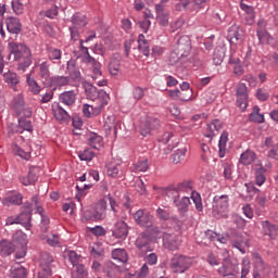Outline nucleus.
I'll return each mask as SVG.
<instances>
[{
	"mask_svg": "<svg viewBox=\"0 0 278 278\" xmlns=\"http://www.w3.org/2000/svg\"><path fill=\"white\" fill-rule=\"evenodd\" d=\"M85 92L87 99L93 101L91 104L93 116H99V114H101V110H103L105 105L110 103V94H108V92H105L103 89H97V87L92 86L91 84L85 85Z\"/></svg>",
	"mask_w": 278,
	"mask_h": 278,
	"instance_id": "obj_1",
	"label": "nucleus"
},
{
	"mask_svg": "<svg viewBox=\"0 0 278 278\" xmlns=\"http://www.w3.org/2000/svg\"><path fill=\"white\" fill-rule=\"evenodd\" d=\"M190 190L192 189H190V185H188V182H180L176 187L169 186L166 189V194L168 197L172 194L173 203L182 214L188 212V207L190 206V198L182 197L181 200H179V192H189Z\"/></svg>",
	"mask_w": 278,
	"mask_h": 278,
	"instance_id": "obj_2",
	"label": "nucleus"
},
{
	"mask_svg": "<svg viewBox=\"0 0 278 278\" xmlns=\"http://www.w3.org/2000/svg\"><path fill=\"white\" fill-rule=\"evenodd\" d=\"M11 55L17 63L18 73H25L28 66H31V50L23 43H13L11 46Z\"/></svg>",
	"mask_w": 278,
	"mask_h": 278,
	"instance_id": "obj_3",
	"label": "nucleus"
},
{
	"mask_svg": "<svg viewBox=\"0 0 278 278\" xmlns=\"http://www.w3.org/2000/svg\"><path fill=\"white\" fill-rule=\"evenodd\" d=\"M192 49V43L190 42V37L181 36L177 41L176 49L169 54V64H180L184 58L188 56L190 50Z\"/></svg>",
	"mask_w": 278,
	"mask_h": 278,
	"instance_id": "obj_4",
	"label": "nucleus"
},
{
	"mask_svg": "<svg viewBox=\"0 0 278 278\" xmlns=\"http://www.w3.org/2000/svg\"><path fill=\"white\" fill-rule=\"evenodd\" d=\"M24 205L26 210L17 215V218L20 220V225H23L25 229L29 230L31 229V207H35L37 214H42V212H45V208H42V206L40 205L38 195H34L31 198V203H25Z\"/></svg>",
	"mask_w": 278,
	"mask_h": 278,
	"instance_id": "obj_5",
	"label": "nucleus"
},
{
	"mask_svg": "<svg viewBox=\"0 0 278 278\" xmlns=\"http://www.w3.org/2000/svg\"><path fill=\"white\" fill-rule=\"evenodd\" d=\"M229 212V195H216L213 200V216L215 218H227Z\"/></svg>",
	"mask_w": 278,
	"mask_h": 278,
	"instance_id": "obj_6",
	"label": "nucleus"
},
{
	"mask_svg": "<svg viewBox=\"0 0 278 278\" xmlns=\"http://www.w3.org/2000/svg\"><path fill=\"white\" fill-rule=\"evenodd\" d=\"M12 242L17 248L15 254L16 260H23L27 255V235L22 230H17L12 236Z\"/></svg>",
	"mask_w": 278,
	"mask_h": 278,
	"instance_id": "obj_7",
	"label": "nucleus"
},
{
	"mask_svg": "<svg viewBox=\"0 0 278 278\" xmlns=\"http://www.w3.org/2000/svg\"><path fill=\"white\" fill-rule=\"evenodd\" d=\"M108 208V204L105 201H99L94 208L86 210L83 214L86 220H103L105 218V210Z\"/></svg>",
	"mask_w": 278,
	"mask_h": 278,
	"instance_id": "obj_8",
	"label": "nucleus"
},
{
	"mask_svg": "<svg viewBox=\"0 0 278 278\" xmlns=\"http://www.w3.org/2000/svg\"><path fill=\"white\" fill-rule=\"evenodd\" d=\"M169 266L174 273H185L192 266V260L188 256L176 254L172 257Z\"/></svg>",
	"mask_w": 278,
	"mask_h": 278,
	"instance_id": "obj_9",
	"label": "nucleus"
},
{
	"mask_svg": "<svg viewBox=\"0 0 278 278\" xmlns=\"http://www.w3.org/2000/svg\"><path fill=\"white\" fill-rule=\"evenodd\" d=\"M53 256L45 252L40 258V270L38 271V278H51L53 273Z\"/></svg>",
	"mask_w": 278,
	"mask_h": 278,
	"instance_id": "obj_10",
	"label": "nucleus"
},
{
	"mask_svg": "<svg viewBox=\"0 0 278 278\" xmlns=\"http://www.w3.org/2000/svg\"><path fill=\"white\" fill-rule=\"evenodd\" d=\"M237 105L244 112L249 108V88L244 83H240L236 89Z\"/></svg>",
	"mask_w": 278,
	"mask_h": 278,
	"instance_id": "obj_11",
	"label": "nucleus"
},
{
	"mask_svg": "<svg viewBox=\"0 0 278 278\" xmlns=\"http://www.w3.org/2000/svg\"><path fill=\"white\" fill-rule=\"evenodd\" d=\"M83 41H80V47L83 49V51H85V56H84V62L86 64H89V66L92 67V72H93V79H97V77H101L102 73H101V63H99V61H97L94 58H92L90 55V52H88V48L84 47Z\"/></svg>",
	"mask_w": 278,
	"mask_h": 278,
	"instance_id": "obj_12",
	"label": "nucleus"
},
{
	"mask_svg": "<svg viewBox=\"0 0 278 278\" xmlns=\"http://www.w3.org/2000/svg\"><path fill=\"white\" fill-rule=\"evenodd\" d=\"M160 125H162V123L157 117H153V116L147 117L146 121L142 122L140 125L141 136L143 137L149 136L151 131H153V129H160Z\"/></svg>",
	"mask_w": 278,
	"mask_h": 278,
	"instance_id": "obj_13",
	"label": "nucleus"
},
{
	"mask_svg": "<svg viewBox=\"0 0 278 278\" xmlns=\"http://www.w3.org/2000/svg\"><path fill=\"white\" fill-rule=\"evenodd\" d=\"M156 21L161 27H168V11H166V0L155 4Z\"/></svg>",
	"mask_w": 278,
	"mask_h": 278,
	"instance_id": "obj_14",
	"label": "nucleus"
},
{
	"mask_svg": "<svg viewBox=\"0 0 278 278\" xmlns=\"http://www.w3.org/2000/svg\"><path fill=\"white\" fill-rule=\"evenodd\" d=\"M231 243L235 249H238L241 253H247L249 249V237L233 232L231 236Z\"/></svg>",
	"mask_w": 278,
	"mask_h": 278,
	"instance_id": "obj_15",
	"label": "nucleus"
},
{
	"mask_svg": "<svg viewBox=\"0 0 278 278\" xmlns=\"http://www.w3.org/2000/svg\"><path fill=\"white\" fill-rule=\"evenodd\" d=\"M179 236L173 232L163 233V245L165 247V249H168L169 251H177V249H179Z\"/></svg>",
	"mask_w": 278,
	"mask_h": 278,
	"instance_id": "obj_16",
	"label": "nucleus"
},
{
	"mask_svg": "<svg viewBox=\"0 0 278 278\" xmlns=\"http://www.w3.org/2000/svg\"><path fill=\"white\" fill-rule=\"evenodd\" d=\"M52 113L53 116L59 123H68L71 121V115L68 111L60 105V102L52 103Z\"/></svg>",
	"mask_w": 278,
	"mask_h": 278,
	"instance_id": "obj_17",
	"label": "nucleus"
},
{
	"mask_svg": "<svg viewBox=\"0 0 278 278\" xmlns=\"http://www.w3.org/2000/svg\"><path fill=\"white\" fill-rule=\"evenodd\" d=\"M242 38H244V30L240 28V26L232 25L228 29V40L230 45H240V42H242Z\"/></svg>",
	"mask_w": 278,
	"mask_h": 278,
	"instance_id": "obj_18",
	"label": "nucleus"
},
{
	"mask_svg": "<svg viewBox=\"0 0 278 278\" xmlns=\"http://www.w3.org/2000/svg\"><path fill=\"white\" fill-rule=\"evenodd\" d=\"M112 233L114 238H117L118 240H125V238H127L129 235V227L123 220L117 222L112 229Z\"/></svg>",
	"mask_w": 278,
	"mask_h": 278,
	"instance_id": "obj_19",
	"label": "nucleus"
},
{
	"mask_svg": "<svg viewBox=\"0 0 278 278\" xmlns=\"http://www.w3.org/2000/svg\"><path fill=\"white\" fill-rule=\"evenodd\" d=\"M66 71L68 73V78L72 81H81V72L79 71V66H77L76 60L67 61Z\"/></svg>",
	"mask_w": 278,
	"mask_h": 278,
	"instance_id": "obj_20",
	"label": "nucleus"
},
{
	"mask_svg": "<svg viewBox=\"0 0 278 278\" xmlns=\"http://www.w3.org/2000/svg\"><path fill=\"white\" fill-rule=\"evenodd\" d=\"M40 173V167L31 166L29 167L28 175L21 176L20 181L23 186H31V184H36L38 181V174Z\"/></svg>",
	"mask_w": 278,
	"mask_h": 278,
	"instance_id": "obj_21",
	"label": "nucleus"
},
{
	"mask_svg": "<svg viewBox=\"0 0 278 278\" xmlns=\"http://www.w3.org/2000/svg\"><path fill=\"white\" fill-rule=\"evenodd\" d=\"M218 273L222 277H233L240 273V269H238V265H233L229 263V261H225L223 266L218 268Z\"/></svg>",
	"mask_w": 278,
	"mask_h": 278,
	"instance_id": "obj_22",
	"label": "nucleus"
},
{
	"mask_svg": "<svg viewBox=\"0 0 278 278\" xmlns=\"http://www.w3.org/2000/svg\"><path fill=\"white\" fill-rule=\"evenodd\" d=\"M134 219L136 220L137 225L141 227H151V220H153V216L149 213H144V211L139 210L134 214Z\"/></svg>",
	"mask_w": 278,
	"mask_h": 278,
	"instance_id": "obj_23",
	"label": "nucleus"
},
{
	"mask_svg": "<svg viewBox=\"0 0 278 278\" xmlns=\"http://www.w3.org/2000/svg\"><path fill=\"white\" fill-rule=\"evenodd\" d=\"M59 101L66 108H73L77 101V93L74 90L64 91L59 96Z\"/></svg>",
	"mask_w": 278,
	"mask_h": 278,
	"instance_id": "obj_24",
	"label": "nucleus"
},
{
	"mask_svg": "<svg viewBox=\"0 0 278 278\" xmlns=\"http://www.w3.org/2000/svg\"><path fill=\"white\" fill-rule=\"evenodd\" d=\"M151 237L147 233H140L136 240V247L139 249L141 253H147V251H151Z\"/></svg>",
	"mask_w": 278,
	"mask_h": 278,
	"instance_id": "obj_25",
	"label": "nucleus"
},
{
	"mask_svg": "<svg viewBox=\"0 0 278 278\" xmlns=\"http://www.w3.org/2000/svg\"><path fill=\"white\" fill-rule=\"evenodd\" d=\"M262 229L265 236H269L271 240H275L278 236V226L270 223L269 220H264L261 223Z\"/></svg>",
	"mask_w": 278,
	"mask_h": 278,
	"instance_id": "obj_26",
	"label": "nucleus"
},
{
	"mask_svg": "<svg viewBox=\"0 0 278 278\" xmlns=\"http://www.w3.org/2000/svg\"><path fill=\"white\" fill-rule=\"evenodd\" d=\"M5 24L9 34H21V29H23V25H21V21L17 17H8Z\"/></svg>",
	"mask_w": 278,
	"mask_h": 278,
	"instance_id": "obj_27",
	"label": "nucleus"
},
{
	"mask_svg": "<svg viewBox=\"0 0 278 278\" xmlns=\"http://www.w3.org/2000/svg\"><path fill=\"white\" fill-rule=\"evenodd\" d=\"M121 54H114L109 62V73L110 75L116 76L121 73Z\"/></svg>",
	"mask_w": 278,
	"mask_h": 278,
	"instance_id": "obj_28",
	"label": "nucleus"
},
{
	"mask_svg": "<svg viewBox=\"0 0 278 278\" xmlns=\"http://www.w3.org/2000/svg\"><path fill=\"white\" fill-rule=\"evenodd\" d=\"M51 64L49 61H39L37 63V68H39V77L43 79V81H50L51 79V71L49 70Z\"/></svg>",
	"mask_w": 278,
	"mask_h": 278,
	"instance_id": "obj_29",
	"label": "nucleus"
},
{
	"mask_svg": "<svg viewBox=\"0 0 278 278\" xmlns=\"http://www.w3.org/2000/svg\"><path fill=\"white\" fill-rule=\"evenodd\" d=\"M255 160H257V154H255L253 150L248 149L240 155L239 162L243 166H251V164L255 162Z\"/></svg>",
	"mask_w": 278,
	"mask_h": 278,
	"instance_id": "obj_30",
	"label": "nucleus"
},
{
	"mask_svg": "<svg viewBox=\"0 0 278 278\" xmlns=\"http://www.w3.org/2000/svg\"><path fill=\"white\" fill-rule=\"evenodd\" d=\"M240 9L245 12V23L247 25H253V23H255V10L253 9V7L241 2L240 3Z\"/></svg>",
	"mask_w": 278,
	"mask_h": 278,
	"instance_id": "obj_31",
	"label": "nucleus"
},
{
	"mask_svg": "<svg viewBox=\"0 0 278 278\" xmlns=\"http://www.w3.org/2000/svg\"><path fill=\"white\" fill-rule=\"evenodd\" d=\"M257 26L256 34L260 42H266L268 38H270V34H268V30H266V21L260 20L257 22Z\"/></svg>",
	"mask_w": 278,
	"mask_h": 278,
	"instance_id": "obj_32",
	"label": "nucleus"
},
{
	"mask_svg": "<svg viewBox=\"0 0 278 278\" xmlns=\"http://www.w3.org/2000/svg\"><path fill=\"white\" fill-rule=\"evenodd\" d=\"M16 245L12 242V241H8V240H1L0 241V252L2 255H12V253L15 252L16 255Z\"/></svg>",
	"mask_w": 278,
	"mask_h": 278,
	"instance_id": "obj_33",
	"label": "nucleus"
},
{
	"mask_svg": "<svg viewBox=\"0 0 278 278\" xmlns=\"http://www.w3.org/2000/svg\"><path fill=\"white\" fill-rule=\"evenodd\" d=\"M138 51H140L146 58L151 54V48L149 47V41L144 38V35H139L138 40Z\"/></svg>",
	"mask_w": 278,
	"mask_h": 278,
	"instance_id": "obj_34",
	"label": "nucleus"
},
{
	"mask_svg": "<svg viewBox=\"0 0 278 278\" xmlns=\"http://www.w3.org/2000/svg\"><path fill=\"white\" fill-rule=\"evenodd\" d=\"M179 3L175 5L177 12H197V8L192 7L191 0H177Z\"/></svg>",
	"mask_w": 278,
	"mask_h": 278,
	"instance_id": "obj_35",
	"label": "nucleus"
},
{
	"mask_svg": "<svg viewBox=\"0 0 278 278\" xmlns=\"http://www.w3.org/2000/svg\"><path fill=\"white\" fill-rule=\"evenodd\" d=\"M3 205H21L23 203V195L21 193H13L2 200Z\"/></svg>",
	"mask_w": 278,
	"mask_h": 278,
	"instance_id": "obj_36",
	"label": "nucleus"
},
{
	"mask_svg": "<svg viewBox=\"0 0 278 278\" xmlns=\"http://www.w3.org/2000/svg\"><path fill=\"white\" fill-rule=\"evenodd\" d=\"M72 25L73 27H76L78 29H81V27H86V25H88V20L86 18L85 15L80 14V13H75L72 16Z\"/></svg>",
	"mask_w": 278,
	"mask_h": 278,
	"instance_id": "obj_37",
	"label": "nucleus"
},
{
	"mask_svg": "<svg viewBox=\"0 0 278 278\" xmlns=\"http://www.w3.org/2000/svg\"><path fill=\"white\" fill-rule=\"evenodd\" d=\"M112 257L122 264H127L129 261V256L127 255V251L125 249H115L112 251Z\"/></svg>",
	"mask_w": 278,
	"mask_h": 278,
	"instance_id": "obj_38",
	"label": "nucleus"
},
{
	"mask_svg": "<svg viewBox=\"0 0 278 278\" xmlns=\"http://www.w3.org/2000/svg\"><path fill=\"white\" fill-rule=\"evenodd\" d=\"M229 140V132L223 131L220 138H219V157H223L226 153L227 149V141Z\"/></svg>",
	"mask_w": 278,
	"mask_h": 278,
	"instance_id": "obj_39",
	"label": "nucleus"
},
{
	"mask_svg": "<svg viewBox=\"0 0 278 278\" xmlns=\"http://www.w3.org/2000/svg\"><path fill=\"white\" fill-rule=\"evenodd\" d=\"M13 108L17 116H21V110L25 108V98H23V94L20 93L13 99Z\"/></svg>",
	"mask_w": 278,
	"mask_h": 278,
	"instance_id": "obj_40",
	"label": "nucleus"
},
{
	"mask_svg": "<svg viewBox=\"0 0 278 278\" xmlns=\"http://www.w3.org/2000/svg\"><path fill=\"white\" fill-rule=\"evenodd\" d=\"M89 144L92 147V149H96L97 151H99V149L103 147V137L97 134H92L89 137Z\"/></svg>",
	"mask_w": 278,
	"mask_h": 278,
	"instance_id": "obj_41",
	"label": "nucleus"
},
{
	"mask_svg": "<svg viewBox=\"0 0 278 278\" xmlns=\"http://www.w3.org/2000/svg\"><path fill=\"white\" fill-rule=\"evenodd\" d=\"M0 74L3 75L4 81H7V84H10V86H16L21 81L16 73L3 72Z\"/></svg>",
	"mask_w": 278,
	"mask_h": 278,
	"instance_id": "obj_42",
	"label": "nucleus"
},
{
	"mask_svg": "<svg viewBox=\"0 0 278 278\" xmlns=\"http://www.w3.org/2000/svg\"><path fill=\"white\" fill-rule=\"evenodd\" d=\"M134 169L137 173H147L149 170V160L146 157L139 159L134 165Z\"/></svg>",
	"mask_w": 278,
	"mask_h": 278,
	"instance_id": "obj_43",
	"label": "nucleus"
},
{
	"mask_svg": "<svg viewBox=\"0 0 278 278\" xmlns=\"http://www.w3.org/2000/svg\"><path fill=\"white\" fill-rule=\"evenodd\" d=\"M186 153H188V148H179L175 151V153L172 155V161L174 164H179L184 157H186Z\"/></svg>",
	"mask_w": 278,
	"mask_h": 278,
	"instance_id": "obj_44",
	"label": "nucleus"
},
{
	"mask_svg": "<svg viewBox=\"0 0 278 278\" xmlns=\"http://www.w3.org/2000/svg\"><path fill=\"white\" fill-rule=\"evenodd\" d=\"M258 168H255V179H256V186H264L266 181V176L264 173H266V169L262 166V164L257 165Z\"/></svg>",
	"mask_w": 278,
	"mask_h": 278,
	"instance_id": "obj_45",
	"label": "nucleus"
},
{
	"mask_svg": "<svg viewBox=\"0 0 278 278\" xmlns=\"http://www.w3.org/2000/svg\"><path fill=\"white\" fill-rule=\"evenodd\" d=\"M26 81H27V85H28V87H29V90H30V92H33V94H40L41 88L38 86V83L36 81V79H34V78L31 77L30 74H28V75L26 76Z\"/></svg>",
	"mask_w": 278,
	"mask_h": 278,
	"instance_id": "obj_46",
	"label": "nucleus"
},
{
	"mask_svg": "<svg viewBox=\"0 0 278 278\" xmlns=\"http://www.w3.org/2000/svg\"><path fill=\"white\" fill-rule=\"evenodd\" d=\"M225 60V50L223 48H216L213 54V62L215 66H220Z\"/></svg>",
	"mask_w": 278,
	"mask_h": 278,
	"instance_id": "obj_47",
	"label": "nucleus"
},
{
	"mask_svg": "<svg viewBox=\"0 0 278 278\" xmlns=\"http://www.w3.org/2000/svg\"><path fill=\"white\" fill-rule=\"evenodd\" d=\"M51 84H53V86H68L71 78H68V76H54L52 78H50Z\"/></svg>",
	"mask_w": 278,
	"mask_h": 278,
	"instance_id": "obj_48",
	"label": "nucleus"
},
{
	"mask_svg": "<svg viewBox=\"0 0 278 278\" xmlns=\"http://www.w3.org/2000/svg\"><path fill=\"white\" fill-rule=\"evenodd\" d=\"M65 256H67V260L71 262V264L75 266H79L81 264V256L78 255L75 251H68Z\"/></svg>",
	"mask_w": 278,
	"mask_h": 278,
	"instance_id": "obj_49",
	"label": "nucleus"
},
{
	"mask_svg": "<svg viewBox=\"0 0 278 278\" xmlns=\"http://www.w3.org/2000/svg\"><path fill=\"white\" fill-rule=\"evenodd\" d=\"M108 175L109 177H113L114 179L121 177V175H123V172L121 170V165L109 164Z\"/></svg>",
	"mask_w": 278,
	"mask_h": 278,
	"instance_id": "obj_50",
	"label": "nucleus"
},
{
	"mask_svg": "<svg viewBox=\"0 0 278 278\" xmlns=\"http://www.w3.org/2000/svg\"><path fill=\"white\" fill-rule=\"evenodd\" d=\"M74 273L72 274L73 278H88V271L84 264L74 267Z\"/></svg>",
	"mask_w": 278,
	"mask_h": 278,
	"instance_id": "obj_51",
	"label": "nucleus"
},
{
	"mask_svg": "<svg viewBox=\"0 0 278 278\" xmlns=\"http://www.w3.org/2000/svg\"><path fill=\"white\" fill-rule=\"evenodd\" d=\"M250 121L252 123H264V114L260 113V108L254 106L252 113L250 114Z\"/></svg>",
	"mask_w": 278,
	"mask_h": 278,
	"instance_id": "obj_52",
	"label": "nucleus"
},
{
	"mask_svg": "<svg viewBox=\"0 0 278 278\" xmlns=\"http://www.w3.org/2000/svg\"><path fill=\"white\" fill-rule=\"evenodd\" d=\"M102 270L108 277H112L114 270H116V264L112 263V261H106L102 266Z\"/></svg>",
	"mask_w": 278,
	"mask_h": 278,
	"instance_id": "obj_53",
	"label": "nucleus"
},
{
	"mask_svg": "<svg viewBox=\"0 0 278 278\" xmlns=\"http://www.w3.org/2000/svg\"><path fill=\"white\" fill-rule=\"evenodd\" d=\"M12 151L13 153H15V155H18L20 157H22V160H29V157H31V155L29 154V152H25L23 149H21V147H18V144L14 143L12 146Z\"/></svg>",
	"mask_w": 278,
	"mask_h": 278,
	"instance_id": "obj_54",
	"label": "nucleus"
},
{
	"mask_svg": "<svg viewBox=\"0 0 278 278\" xmlns=\"http://www.w3.org/2000/svg\"><path fill=\"white\" fill-rule=\"evenodd\" d=\"M78 156L81 162H90L92 157H94V152H92L90 149H85L78 153Z\"/></svg>",
	"mask_w": 278,
	"mask_h": 278,
	"instance_id": "obj_55",
	"label": "nucleus"
},
{
	"mask_svg": "<svg viewBox=\"0 0 278 278\" xmlns=\"http://www.w3.org/2000/svg\"><path fill=\"white\" fill-rule=\"evenodd\" d=\"M48 58L50 61L62 60V50L58 48L48 49Z\"/></svg>",
	"mask_w": 278,
	"mask_h": 278,
	"instance_id": "obj_56",
	"label": "nucleus"
},
{
	"mask_svg": "<svg viewBox=\"0 0 278 278\" xmlns=\"http://www.w3.org/2000/svg\"><path fill=\"white\" fill-rule=\"evenodd\" d=\"M11 278H27V269L25 267H17L11 273Z\"/></svg>",
	"mask_w": 278,
	"mask_h": 278,
	"instance_id": "obj_57",
	"label": "nucleus"
},
{
	"mask_svg": "<svg viewBox=\"0 0 278 278\" xmlns=\"http://www.w3.org/2000/svg\"><path fill=\"white\" fill-rule=\"evenodd\" d=\"M18 127L23 129L24 131H31V121L25 118V117H20L18 118Z\"/></svg>",
	"mask_w": 278,
	"mask_h": 278,
	"instance_id": "obj_58",
	"label": "nucleus"
},
{
	"mask_svg": "<svg viewBox=\"0 0 278 278\" xmlns=\"http://www.w3.org/2000/svg\"><path fill=\"white\" fill-rule=\"evenodd\" d=\"M191 199L198 212H203V202H201V194L192 192Z\"/></svg>",
	"mask_w": 278,
	"mask_h": 278,
	"instance_id": "obj_59",
	"label": "nucleus"
},
{
	"mask_svg": "<svg viewBox=\"0 0 278 278\" xmlns=\"http://www.w3.org/2000/svg\"><path fill=\"white\" fill-rule=\"evenodd\" d=\"M156 216L157 218H160L161 220H169L170 219V212L168 210L159 207L156 210Z\"/></svg>",
	"mask_w": 278,
	"mask_h": 278,
	"instance_id": "obj_60",
	"label": "nucleus"
},
{
	"mask_svg": "<svg viewBox=\"0 0 278 278\" xmlns=\"http://www.w3.org/2000/svg\"><path fill=\"white\" fill-rule=\"evenodd\" d=\"M251 271V262L249 260L243 258L242 269H241V278H247V275Z\"/></svg>",
	"mask_w": 278,
	"mask_h": 278,
	"instance_id": "obj_61",
	"label": "nucleus"
},
{
	"mask_svg": "<svg viewBox=\"0 0 278 278\" xmlns=\"http://www.w3.org/2000/svg\"><path fill=\"white\" fill-rule=\"evenodd\" d=\"M11 4L13 12L16 14H23V11L25 10V4L23 2L13 0Z\"/></svg>",
	"mask_w": 278,
	"mask_h": 278,
	"instance_id": "obj_62",
	"label": "nucleus"
},
{
	"mask_svg": "<svg viewBox=\"0 0 278 278\" xmlns=\"http://www.w3.org/2000/svg\"><path fill=\"white\" fill-rule=\"evenodd\" d=\"M268 97H270V93L266 89L260 88L256 91V98L258 101H267Z\"/></svg>",
	"mask_w": 278,
	"mask_h": 278,
	"instance_id": "obj_63",
	"label": "nucleus"
},
{
	"mask_svg": "<svg viewBox=\"0 0 278 278\" xmlns=\"http://www.w3.org/2000/svg\"><path fill=\"white\" fill-rule=\"evenodd\" d=\"M184 17H178L174 22L170 23V29L172 31H177V29H181L184 27Z\"/></svg>",
	"mask_w": 278,
	"mask_h": 278,
	"instance_id": "obj_64",
	"label": "nucleus"
}]
</instances>
